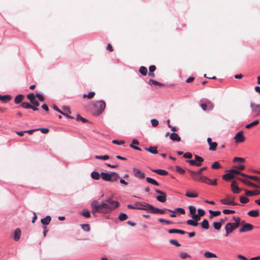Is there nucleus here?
<instances>
[{
	"label": "nucleus",
	"instance_id": "obj_1",
	"mask_svg": "<svg viewBox=\"0 0 260 260\" xmlns=\"http://www.w3.org/2000/svg\"><path fill=\"white\" fill-rule=\"evenodd\" d=\"M90 206L93 215H95L98 213L106 214L117 208L119 206V203L109 198L101 203L94 200L91 202Z\"/></svg>",
	"mask_w": 260,
	"mask_h": 260
},
{
	"label": "nucleus",
	"instance_id": "obj_2",
	"mask_svg": "<svg viewBox=\"0 0 260 260\" xmlns=\"http://www.w3.org/2000/svg\"><path fill=\"white\" fill-rule=\"evenodd\" d=\"M166 211H168L172 213H180L182 214H184L185 213V210L181 208H176L175 210H171L168 209L164 208V209H158L157 208L154 207L152 205H151L150 213L152 214H165Z\"/></svg>",
	"mask_w": 260,
	"mask_h": 260
},
{
	"label": "nucleus",
	"instance_id": "obj_3",
	"mask_svg": "<svg viewBox=\"0 0 260 260\" xmlns=\"http://www.w3.org/2000/svg\"><path fill=\"white\" fill-rule=\"evenodd\" d=\"M101 177L104 181L112 182L116 181L119 178V175L117 173L113 172L110 173L102 172L101 174Z\"/></svg>",
	"mask_w": 260,
	"mask_h": 260
},
{
	"label": "nucleus",
	"instance_id": "obj_4",
	"mask_svg": "<svg viewBox=\"0 0 260 260\" xmlns=\"http://www.w3.org/2000/svg\"><path fill=\"white\" fill-rule=\"evenodd\" d=\"M151 205L147 203L136 202L134 205H128L127 208L131 209L145 210L150 212Z\"/></svg>",
	"mask_w": 260,
	"mask_h": 260
},
{
	"label": "nucleus",
	"instance_id": "obj_5",
	"mask_svg": "<svg viewBox=\"0 0 260 260\" xmlns=\"http://www.w3.org/2000/svg\"><path fill=\"white\" fill-rule=\"evenodd\" d=\"M235 198L232 196L227 195L225 198L220 200L222 204L227 205L236 206L237 205V203L234 202Z\"/></svg>",
	"mask_w": 260,
	"mask_h": 260
},
{
	"label": "nucleus",
	"instance_id": "obj_6",
	"mask_svg": "<svg viewBox=\"0 0 260 260\" xmlns=\"http://www.w3.org/2000/svg\"><path fill=\"white\" fill-rule=\"evenodd\" d=\"M94 105L97 110L98 114H101L105 110L106 103L103 101H99L95 102Z\"/></svg>",
	"mask_w": 260,
	"mask_h": 260
},
{
	"label": "nucleus",
	"instance_id": "obj_7",
	"mask_svg": "<svg viewBox=\"0 0 260 260\" xmlns=\"http://www.w3.org/2000/svg\"><path fill=\"white\" fill-rule=\"evenodd\" d=\"M155 191L157 193L159 194V195L156 196V200L162 203H164L166 202L167 201V195L166 193L161 190H158V189H155Z\"/></svg>",
	"mask_w": 260,
	"mask_h": 260
},
{
	"label": "nucleus",
	"instance_id": "obj_8",
	"mask_svg": "<svg viewBox=\"0 0 260 260\" xmlns=\"http://www.w3.org/2000/svg\"><path fill=\"white\" fill-rule=\"evenodd\" d=\"M133 174L135 177L139 179H142L145 177V174L138 168H133Z\"/></svg>",
	"mask_w": 260,
	"mask_h": 260
},
{
	"label": "nucleus",
	"instance_id": "obj_9",
	"mask_svg": "<svg viewBox=\"0 0 260 260\" xmlns=\"http://www.w3.org/2000/svg\"><path fill=\"white\" fill-rule=\"evenodd\" d=\"M254 228L252 224L250 223H244V225L239 229L240 233L247 232L252 231Z\"/></svg>",
	"mask_w": 260,
	"mask_h": 260
},
{
	"label": "nucleus",
	"instance_id": "obj_10",
	"mask_svg": "<svg viewBox=\"0 0 260 260\" xmlns=\"http://www.w3.org/2000/svg\"><path fill=\"white\" fill-rule=\"evenodd\" d=\"M235 141L236 143H242L245 140V138L243 135V132L241 131L237 133L235 136Z\"/></svg>",
	"mask_w": 260,
	"mask_h": 260
},
{
	"label": "nucleus",
	"instance_id": "obj_11",
	"mask_svg": "<svg viewBox=\"0 0 260 260\" xmlns=\"http://www.w3.org/2000/svg\"><path fill=\"white\" fill-rule=\"evenodd\" d=\"M225 229L226 231L225 236H228L236 229L234 225H233V223H228L225 225Z\"/></svg>",
	"mask_w": 260,
	"mask_h": 260
},
{
	"label": "nucleus",
	"instance_id": "obj_12",
	"mask_svg": "<svg viewBox=\"0 0 260 260\" xmlns=\"http://www.w3.org/2000/svg\"><path fill=\"white\" fill-rule=\"evenodd\" d=\"M231 189L234 193H238L241 191V189L238 187L235 181H232L231 183Z\"/></svg>",
	"mask_w": 260,
	"mask_h": 260
},
{
	"label": "nucleus",
	"instance_id": "obj_13",
	"mask_svg": "<svg viewBox=\"0 0 260 260\" xmlns=\"http://www.w3.org/2000/svg\"><path fill=\"white\" fill-rule=\"evenodd\" d=\"M170 138L173 141L180 142L181 141V138L177 133H175L171 134L170 135Z\"/></svg>",
	"mask_w": 260,
	"mask_h": 260
},
{
	"label": "nucleus",
	"instance_id": "obj_14",
	"mask_svg": "<svg viewBox=\"0 0 260 260\" xmlns=\"http://www.w3.org/2000/svg\"><path fill=\"white\" fill-rule=\"evenodd\" d=\"M21 235V230L20 229H16L14 232V239L16 241H18L20 239Z\"/></svg>",
	"mask_w": 260,
	"mask_h": 260
},
{
	"label": "nucleus",
	"instance_id": "obj_15",
	"mask_svg": "<svg viewBox=\"0 0 260 260\" xmlns=\"http://www.w3.org/2000/svg\"><path fill=\"white\" fill-rule=\"evenodd\" d=\"M233 220L235 221V223H233V225H234L235 229L238 228L241 223V218L239 217H233Z\"/></svg>",
	"mask_w": 260,
	"mask_h": 260
},
{
	"label": "nucleus",
	"instance_id": "obj_16",
	"mask_svg": "<svg viewBox=\"0 0 260 260\" xmlns=\"http://www.w3.org/2000/svg\"><path fill=\"white\" fill-rule=\"evenodd\" d=\"M51 220V217L50 216H47L46 217L41 220V222L42 224L44 225V226H46V225H48L50 223Z\"/></svg>",
	"mask_w": 260,
	"mask_h": 260
},
{
	"label": "nucleus",
	"instance_id": "obj_17",
	"mask_svg": "<svg viewBox=\"0 0 260 260\" xmlns=\"http://www.w3.org/2000/svg\"><path fill=\"white\" fill-rule=\"evenodd\" d=\"M11 99V96L9 95H1L0 94V101L4 103L8 102Z\"/></svg>",
	"mask_w": 260,
	"mask_h": 260
},
{
	"label": "nucleus",
	"instance_id": "obj_18",
	"mask_svg": "<svg viewBox=\"0 0 260 260\" xmlns=\"http://www.w3.org/2000/svg\"><path fill=\"white\" fill-rule=\"evenodd\" d=\"M241 176L246 177L247 178H249L250 179H252L254 181H257L258 182H260V178L258 177L255 176H251V175H248L245 174H241Z\"/></svg>",
	"mask_w": 260,
	"mask_h": 260
},
{
	"label": "nucleus",
	"instance_id": "obj_19",
	"mask_svg": "<svg viewBox=\"0 0 260 260\" xmlns=\"http://www.w3.org/2000/svg\"><path fill=\"white\" fill-rule=\"evenodd\" d=\"M151 171L162 176L167 175L168 174L167 171L161 169L152 170Z\"/></svg>",
	"mask_w": 260,
	"mask_h": 260
},
{
	"label": "nucleus",
	"instance_id": "obj_20",
	"mask_svg": "<svg viewBox=\"0 0 260 260\" xmlns=\"http://www.w3.org/2000/svg\"><path fill=\"white\" fill-rule=\"evenodd\" d=\"M238 180L249 186L254 187H258V186L256 185L248 180H245L240 178H238Z\"/></svg>",
	"mask_w": 260,
	"mask_h": 260
},
{
	"label": "nucleus",
	"instance_id": "obj_21",
	"mask_svg": "<svg viewBox=\"0 0 260 260\" xmlns=\"http://www.w3.org/2000/svg\"><path fill=\"white\" fill-rule=\"evenodd\" d=\"M245 194L247 196H256L259 194L260 192L259 190H255V191H250V190H247L246 189H245Z\"/></svg>",
	"mask_w": 260,
	"mask_h": 260
},
{
	"label": "nucleus",
	"instance_id": "obj_22",
	"mask_svg": "<svg viewBox=\"0 0 260 260\" xmlns=\"http://www.w3.org/2000/svg\"><path fill=\"white\" fill-rule=\"evenodd\" d=\"M168 232L170 234L177 233L182 235H184L186 233L185 231L178 229H170L168 231Z\"/></svg>",
	"mask_w": 260,
	"mask_h": 260
},
{
	"label": "nucleus",
	"instance_id": "obj_23",
	"mask_svg": "<svg viewBox=\"0 0 260 260\" xmlns=\"http://www.w3.org/2000/svg\"><path fill=\"white\" fill-rule=\"evenodd\" d=\"M204 256L207 258H216L217 257L215 254L209 251L205 252Z\"/></svg>",
	"mask_w": 260,
	"mask_h": 260
},
{
	"label": "nucleus",
	"instance_id": "obj_24",
	"mask_svg": "<svg viewBox=\"0 0 260 260\" xmlns=\"http://www.w3.org/2000/svg\"><path fill=\"white\" fill-rule=\"evenodd\" d=\"M250 107L252 111H253L254 112H260V105H257L251 103Z\"/></svg>",
	"mask_w": 260,
	"mask_h": 260
},
{
	"label": "nucleus",
	"instance_id": "obj_25",
	"mask_svg": "<svg viewBox=\"0 0 260 260\" xmlns=\"http://www.w3.org/2000/svg\"><path fill=\"white\" fill-rule=\"evenodd\" d=\"M145 149L150 153H151L154 154L158 153V151L157 150L156 147L151 146L149 148H145Z\"/></svg>",
	"mask_w": 260,
	"mask_h": 260
},
{
	"label": "nucleus",
	"instance_id": "obj_26",
	"mask_svg": "<svg viewBox=\"0 0 260 260\" xmlns=\"http://www.w3.org/2000/svg\"><path fill=\"white\" fill-rule=\"evenodd\" d=\"M234 175L230 172V173H226L223 175L222 176V179L224 180L228 181L232 179L233 178H234Z\"/></svg>",
	"mask_w": 260,
	"mask_h": 260
},
{
	"label": "nucleus",
	"instance_id": "obj_27",
	"mask_svg": "<svg viewBox=\"0 0 260 260\" xmlns=\"http://www.w3.org/2000/svg\"><path fill=\"white\" fill-rule=\"evenodd\" d=\"M24 96L22 94H18L17 95L14 100V102L15 104H18L22 102L24 98Z\"/></svg>",
	"mask_w": 260,
	"mask_h": 260
},
{
	"label": "nucleus",
	"instance_id": "obj_28",
	"mask_svg": "<svg viewBox=\"0 0 260 260\" xmlns=\"http://www.w3.org/2000/svg\"><path fill=\"white\" fill-rule=\"evenodd\" d=\"M146 180L148 183H150L153 185H155V186L159 185V183L155 180H154L151 178L146 177Z\"/></svg>",
	"mask_w": 260,
	"mask_h": 260
},
{
	"label": "nucleus",
	"instance_id": "obj_29",
	"mask_svg": "<svg viewBox=\"0 0 260 260\" xmlns=\"http://www.w3.org/2000/svg\"><path fill=\"white\" fill-rule=\"evenodd\" d=\"M209 213H210V215L209 218L212 219L213 216H217L220 215L221 212L219 211H212L209 210Z\"/></svg>",
	"mask_w": 260,
	"mask_h": 260
},
{
	"label": "nucleus",
	"instance_id": "obj_30",
	"mask_svg": "<svg viewBox=\"0 0 260 260\" xmlns=\"http://www.w3.org/2000/svg\"><path fill=\"white\" fill-rule=\"evenodd\" d=\"M188 172L190 173L191 176L192 178L196 180H199V177L198 176L199 175L198 173V172H196L193 171L188 170Z\"/></svg>",
	"mask_w": 260,
	"mask_h": 260
},
{
	"label": "nucleus",
	"instance_id": "obj_31",
	"mask_svg": "<svg viewBox=\"0 0 260 260\" xmlns=\"http://www.w3.org/2000/svg\"><path fill=\"white\" fill-rule=\"evenodd\" d=\"M248 215L251 217H256L259 215L258 210H250L248 212Z\"/></svg>",
	"mask_w": 260,
	"mask_h": 260
},
{
	"label": "nucleus",
	"instance_id": "obj_32",
	"mask_svg": "<svg viewBox=\"0 0 260 260\" xmlns=\"http://www.w3.org/2000/svg\"><path fill=\"white\" fill-rule=\"evenodd\" d=\"M199 181H201L205 183H206L207 184H209V183H210V179L208 178L206 176H201L199 177Z\"/></svg>",
	"mask_w": 260,
	"mask_h": 260
},
{
	"label": "nucleus",
	"instance_id": "obj_33",
	"mask_svg": "<svg viewBox=\"0 0 260 260\" xmlns=\"http://www.w3.org/2000/svg\"><path fill=\"white\" fill-rule=\"evenodd\" d=\"M95 94V93L94 91H91L89 92L88 94H84L83 95V98H87L88 99H91L94 96Z\"/></svg>",
	"mask_w": 260,
	"mask_h": 260
},
{
	"label": "nucleus",
	"instance_id": "obj_34",
	"mask_svg": "<svg viewBox=\"0 0 260 260\" xmlns=\"http://www.w3.org/2000/svg\"><path fill=\"white\" fill-rule=\"evenodd\" d=\"M202 227L206 230H207L209 228V224L207 219H204L202 222L200 223Z\"/></svg>",
	"mask_w": 260,
	"mask_h": 260
},
{
	"label": "nucleus",
	"instance_id": "obj_35",
	"mask_svg": "<svg viewBox=\"0 0 260 260\" xmlns=\"http://www.w3.org/2000/svg\"><path fill=\"white\" fill-rule=\"evenodd\" d=\"M91 176L93 179L99 180L100 178L101 174H100L98 172L94 171L91 173Z\"/></svg>",
	"mask_w": 260,
	"mask_h": 260
},
{
	"label": "nucleus",
	"instance_id": "obj_36",
	"mask_svg": "<svg viewBox=\"0 0 260 260\" xmlns=\"http://www.w3.org/2000/svg\"><path fill=\"white\" fill-rule=\"evenodd\" d=\"M180 257L182 259H185L187 258H190L191 256L188 254L186 252H181L179 253Z\"/></svg>",
	"mask_w": 260,
	"mask_h": 260
},
{
	"label": "nucleus",
	"instance_id": "obj_37",
	"mask_svg": "<svg viewBox=\"0 0 260 260\" xmlns=\"http://www.w3.org/2000/svg\"><path fill=\"white\" fill-rule=\"evenodd\" d=\"M186 223L188 225H192L193 226H197L199 224V223L198 222H196V221H195L194 219L187 220Z\"/></svg>",
	"mask_w": 260,
	"mask_h": 260
},
{
	"label": "nucleus",
	"instance_id": "obj_38",
	"mask_svg": "<svg viewBox=\"0 0 260 260\" xmlns=\"http://www.w3.org/2000/svg\"><path fill=\"white\" fill-rule=\"evenodd\" d=\"M211 168L213 169H219L221 168V166L218 161H215L211 165Z\"/></svg>",
	"mask_w": 260,
	"mask_h": 260
},
{
	"label": "nucleus",
	"instance_id": "obj_39",
	"mask_svg": "<svg viewBox=\"0 0 260 260\" xmlns=\"http://www.w3.org/2000/svg\"><path fill=\"white\" fill-rule=\"evenodd\" d=\"M258 123H259V121L258 120H256L253 121L252 122H251V123H250L249 124H247L246 125V127L247 128H250L254 126L257 125Z\"/></svg>",
	"mask_w": 260,
	"mask_h": 260
},
{
	"label": "nucleus",
	"instance_id": "obj_40",
	"mask_svg": "<svg viewBox=\"0 0 260 260\" xmlns=\"http://www.w3.org/2000/svg\"><path fill=\"white\" fill-rule=\"evenodd\" d=\"M139 72L144 76L147 74V69L145 67L142 66L139 69Z\"/></svg>",
	"mask_w": 260,
	"mask_h": 260
},
{
	"label": "nucleus",
	"instance_id": "obj_41",
	"mask_svg": "<svg viewBox=\"0 0 260 260\" xmlns=\"http://www.w3.org/2000/svg\"><path fill=\"white\" fill-rule=\"evenodd\" d=\"M149 84H153L154 85H158L159 86H164V84H163L161 83H159L155 80H152V79L149 80Z\"/></svg>",
	"mask_w": 260,
	"mask_h": 260
},
{
	"label": "nucleus",
	"instance_id": "obj_42",
	"mask_svg": "<svg viewBox=\"0 0 260 260\" xmlns=\"http://www.w3.org/2000/svg\"><path fill=\"white\" fill-rule=\"evenodd\" d=\"M36 96L33 93H30L27 95V98L30 101L31 103L36 99Z\"/></svg>",
	"mask_w": 260,
	"mask_h": 260
},
{
	"label": "nucleus",
	"instance_id": "obj_43",
	"mask_svg": "<svg viewBox=\"0 0 260 260\" xmlns=\"http://www.w3.org/2000/svg\"><path fill=\"white\" fill-rule=\"evenodd\" d=\"M185 196L189 198H197L198 197V194L197 193H192L191 192L187 191L185 193Z\"/></svg>",
	"mask_w": 260,
	"mask_h": 260
},
{
	"label": "nucleus",
	"instance_id": "obj_44",
	"mask_svg": "<svg viewBox=\"0 0 260 260\" xmlns=\"http://www.w3.org/2000/svg\"><path fill=\"white\" fill-rule=\"evenodd\" d=\"M189 212L191 216L196 214V208L193 206H189Z\"/></svg>",
	"mask_w": 260,
	"mask_h": 260
},
{
	"label": "nucleus",
	"instance_id": "obj_45",
	"mask_svg": "<svg viewBox=\"0 0 260 260\" xmlns=\"http://www.w3.org/2000/svg\"><path fill=\"white\" fill-rule=\"evenodd\" d=\"M82 215L86 218H89L90 217V212L85 209L83 210L82 212Z\"/></svg>",
	"mask_w": 260,
	"mask_h": 260
},
{
	"label": "nucleus",
	"instance_id": "obj_46",
	"mask_svg": "<svg viewBox=\"0 0 260 260\" xmlns=\"http://www.w3.org/2000/svg\"><path fill=\"white\" fill-rule=\"evenodd\" d=\"M194 158L196 159V162L200 164V166L202 165V162L204 161V158L201 156L195 155Z\"/></svg>",
	"mask_w": 260,
	"mask_h": 260
},
{
	"label": "nucleus",
	"instance_id": "obj_47",
	"mask_svg": "<svg viewBox=\"0 0 260 260\" xmlns=\"http://www.w3.org/2000/svg\"><path fill=\"white\" fill-rule=\"evenodd\" d=\"M127 218H128L127 215L126 214L123 213H121L118 217L120 221L125 220L127 219Z\"/></svg>",
	"mask_w": 260,
	"mask_h": 260
},
{
	"label": "nucleus",
	"instance_id": "obj_48",
	"mask_svg": "<svg viewBox=\"0 0 260 260\" xmlns=\"http://www.w3.org/2000/svg\"><path fill=\"white\" fill-rule=\"evenodd\" d=\"M209 150L211 151H215L217 146V143L216 142H212L210 145Z\"/></svg>",
	"mask_w": 260,
	"mask_h": 260
},
{
	"label": "nucleus",
	"instance_id": "obj_49",
	"mask_svg": "<svg viewBox=\"0 0 260 260\" xmlns=\"http://www.w3.org/2000/svg\"><path fill=\"white\" fill-rule=\"evenodd\" d=\"M213 226L215 229L219 230L221 227V223L219 222H214L213 223Z\"/></svg>",
	"mask_w": 260,
	"mask_h": 260
},
{
	"label": "nucleus",
	"instance_id": "obj_50",
	"mask_svg": "<svg viewBox=\"0 0 260 260\" xmlns=\"http://www.w3.org/2000/svg\"><path fill=\"white\" fill-rule=\"evenodd\" d=\"M82 229L86 232H89L90 230V225L88 224H81Z\"/></svg>",
	"mask_w": 260,
	"mask_h": 260
},
{
	"label": "nucleus",
	"instance_id": "obj_51",
	"mask_svg": "<svg viewBox=\"0 0 260 260\" xmlns=\"http://www.w3.org/2000/svg\"><path fill=\"white\" fill-rule=\"evenodd\" d=\"M187 162H188L191 166H196L198 167L200 166V164L199 163H197L196 162V159L194 160H187Z\"/></svg>",
	"mask_w": 260,
	"mask_h": 260
},
{
	"label": "nucleus",
	"instance_id": "obj_52",
	"mask_svg": "<svg viewBox=\"0 0 260 260\" xmlns=\"http://www.w3.org/2000/svg\"><path fill=\"white\" fill-rule=\"evenodd\" d=\"M31 105L27 102H23L21 104V106L25 109H30Z\"/></svg>",
	"mask_w": 260,
	"mask_h": 260
},
{
	"label": "nucleus",
	"instance_id": "obj_53",
	"mask_svg": "<svg viewBox=\"0 0 260 260\" xmlns=\"http://www.w3.org/2000/svg\"><path fill=\"white\" fill-rule=\"evenodd\" d=\"M63 112H64V113L67 114V116H66L68 117V118H71V119L74 118V117H72L71 116L69 115V114H71V112L69 108H64V111Z\"/></svg>",
	"mask_w": 260,
	"mask_h": 260
},
{
	"label": "nucleus",
	"instance_id": "obj_54",
	"mask_svg": "<svg viewBox=\"0 0 260 260\" xmlns=\"http://www.w3.org/2000/svg\"><path fill=\"white\" fill-rule=\"evenodd\" d=\"M53 108L56 111L58 112L59 113L63 114L64 116H67V114L63 112V111H61L56 105L53 106Z\"/></svg>",
	"mask_w": 260,
	"mask_h": 260
},
{
	"label": "nucleus",
	"instance_id": "obj_55",
	"mask_svg": "<svg viewBox=\"0 0 260 260\" xmlns=\"http://www.w3.org/2000/svg\"><path fill=\"white\" fill-rule=\"evenodd\" d=\"M95 157L97 159H104V160H107V159H108L109 158V156L107 155H104V156H98V155H96L95 156Z\"/></svg>",
	"mask_w": 260,
	"mask_h": 260
},
{
	"label": "nucleus",
	"instance_id": "obj_56",
	"mask_svg": "<svg viewBox=\"0 0 260 260\" xmlns=\"http://www.w3.org/2000/svg\"><path fill=\"white\" fill-rule=\"evenodd\" d=\"M36 98L40 101L43 102L45 100L44 96L40 93H37L36 94Z\"/></svg>",
	"mask_w": 260,
	"mask_h": 260
},
{
	"label": "nucleus",
	"instance_id": "obj_57",
	"mask_svg": "<svg viewBox=\"0 0 260 260\" xmlns=\"http://www.w3.org/2000/svg\"><path fill=\"white\" fill-rule=\"evenodd\" d=\"M240 200L242 203H244V204L247 203L249 201V200L248 198H245L244 197H241L240 198Z\"/></svg>",
	"mask_w": 260,
	"mask_h": 260
},
{
	"label": "nucleus",
	"instance_id": "obj_58",
	"mask_svg": "<svg viewBox=\"0 0 260 260\" xmlns=\"http://www.w3.org/2000/svg\"><path fill=\"white\" fill-rule=\"evenodd\" d=\"M76 120L77 121L81 120L84 123L87 122V121L86 119L81 117L80 115H77Z\"/></svg>",
	"mask_w": 260,
	"mask_h": 260
},
{
	"label": "nucleus",
	"instance_id": "obj_59",
	"mask_svg": "<svg viewBox=\"0 0 260 260\" xmlns=\"http://www.w3.org/2000/svg\"><path fill=\"white\" fill-rule=\"evenodd\" d=\"M158 221L160 222H165L167 224H172L173 222L170 220H168L163 218L158 219Z\"/></svg>",
	"mask_w": 260,
	"mask_h": 260
},
{
	"label": "nucleus",
	"instance_id": "obj_60",
	"mask_svg": "<svg viewBox=\"0 0 260 260\" xmlns=\"http://www.w3.org/2000/svg\"><path fill=\"white\" fill-rule=\"evenodd\" d=\"M233 161L234 162L238 161L240 162H243L245 161V159L243 158L236 157L234 158Z\"/></svg>",
	"mask_w": 260,
	"mask_h": 260
},
{
	"label": "nucleus",
	"instance_id": "obj_61",
	"mask_svg": "<svg viewBox=\"0 0 260 260\" xmlns=\"http://www.w3.org/2000/svg\"><path fill=\"white\" fill-rule=\"evenodd\" d=\"M176 170L180 174H184L185 173V170L179 166L176 167Z\"/></svg>",
	"mask_w": 260,
	"mask_h": 260
},
{
	"label": "nucleus",
	"instance_id": "obj_62",
	"mask_svg": "<svg viewBox=\"0 0 260 260\" xmlns=\"http://www.w3.org/2000/svg\"><path fill=\"white\" fill-rule=\"evenodd\" d=\"M170 243L173 245H175L177 247H179L180 246V244L178 242L177 240H170Z\"/></svg>",
	"mask_w": 260,
	"mask_h": 260
},
{
	"label": "nucleus",
	"instance_id": "obj_63",
	"mask_svg": "<svg viewBox=\"0 0 260 260\" xmlns=\"http://www.w3.org/2000/svg\"><path fill=\"white\" fill-rule=\"evenodd\" d=\"M151 124L153 126L155 127L158 124V121L155 119H153L151 120Z\"/></svg>",
	"mask_w": 260,
	"mask_h": 260
},
{
	"label": "nucleus",
	"instance_id": "obj_64",
	"mask_svg": "<svg viewBox=\"0 0 260 260\" xmlns=\"http://www.w3.org/2000/svg\"><path fill=\"white\" fill-rule=\"evenodd\" d=\"M201 216H199V215L198 214H195V215H193V216H191V217L193 219H194L195 221H196V222H198V221H199L201 219Z\"/></svg>",
	"mask_w": 260,
	"mask_h": 260
}]
</instances>
